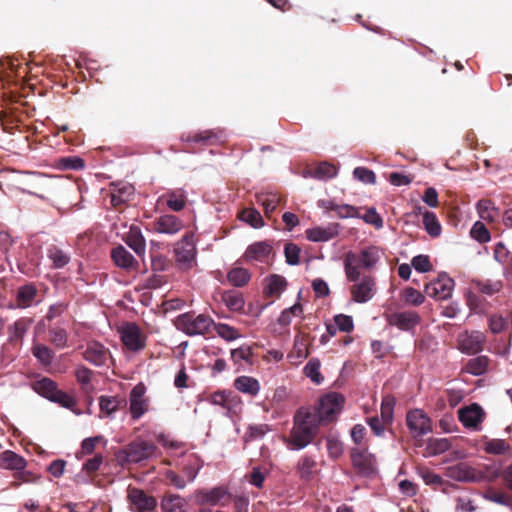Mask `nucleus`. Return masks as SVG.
Returning a JSON list of instances; mask_svg holds the SVG:
<instances>
[{"instance_id": "nucleus-5", "label": "nucleus", "mask_w": 512, "mask_h": 512, "mask_svg": "<svg viewBox=\"0 0 512 512\" xmlns=\"http://www.w3.org/2000/svg\"><path fill=\"white\" fill-rule=\"evenodd\" d=\"M353 285L350 287L351 299L356 303H366L370 301L376 294L377 286L376 279L370 274L361 275L358 273V278L355 280H348Z\"/></svg>"}, {"instance_id": "nucleus-2", "label": "nucleus", "mask_w": 512, "mask_h": 512, "mask_svg": "<svg viewBox=\"0 0 512 512\" xmlns=\"http://www.w3.org/2000/svg\"><path fill=\"white\" fill-rule=\"evenodd\" d=\"M383 256V250L374 245L367 246L358 253L352 251L347 252L343 261L347 280L357 279L358 273H361V269L365 271L376 269Z\"/></svg>"}, {"instance_id": "nucleus-29", "label": "nucleus", "mask_w": 512, "mask_h": 512, "mask_svg": "<svg viewBox=\"0 0 512 512\" xmlns=\"http://www.w3.org/2000/svg\"><path fill=\"white\" fill-rule=\"evenodd\" d=\"M281 202V196L274 192H261L256 194V203L263 207L265 216L270 218Z\"/></svg>"}, {"instance_id": "nucleus-1", "label": "nucleus", "mask_w": 512, "mask_h": 512, "mask_svg": "<svg viewBox=\"0 0 512 512\" xmlns=\"http://www.w3.org/2000/svg\"><path fill=\"white\" fill-rule=\"evenodd\" d=\"M345 398L337 392H329L319 398L314 406L300 407L294 414L293 427L286 439L291 450H302L311 444L321 426L336 421Z\"/></svg>"}, {"instance_id": "nucleus-52", "label": "nucleus", "mask_w": 512, "mask_h": 512, "mask_svg": "<svg viewBox=\"0 0 512 512\" xmlns=\"http://www.w3.org/2000/svg\"><path fill=\"white\" fill-rule=\"evenodd\" d=\"M401 298L407 305L420 306L425 301V296L413 287H406L402 293Z\"/></svg>"}, {"instance_id": "nucleus-42", "label": "nucleus", "mask_w": 512, "mask_h": 512, "mask_svg": "<svg viewBox=\"0 0 512 512\" xmlns=\"http://www.w3.org/2000/svg\"><path fill=\"white\" fill-rule=\"evenodd\" d=\"M250 279V272L242 267L232 268L227 273V280L234 287H243L250 281Z\"/></svg>"}, {"instance_id": "nucleus-7", "label": "nucleus", "mask_w": 512, "mask_h": 512, "mask_svg": "<svg viewBox=\"0 0 512 512\" xmlns=\"http://www.w3.org/2000/svg\"><path fill=\"white\" fill-rule=\"evenodd\" d=\"M406 424L413 437L423 436L432 431L431 419L421 409L410 410L406 415Z\"/></svg>"}, {"instance_id": "nucleus-30", "label": "nucleus", "mask_w": 512, "mask_h": 512, "mask_svg": "<svg viewBox=\"0 0 512 512\" xmlns=\"http://www.w3.org/2000/svg\"><path fill=\"white\" fill-rule=\"evenodd\" d=\"M308 343L305 337L297 336L294 340L293 349L288 353L287 358L293 365H299L309 356Z\"/></svg>"}, {"instance_id": "nucleus-39", "label": "nucleus", "mask_w": 512, "mask_h": 512, "mask_svg": "<svg viewBox=\"0 0 512 512\" xmlns=\"http://www.w3.org/2000/svg\"><path fill=\"white\" fill-rule=\"evenodd\" d=\"M33 390L39 395L51 400L58 389L57 383L48 377H43L32 384Z\"/></svg>"}, {"instance_id": "nucleus-15", "label": "nucleus", "mask_w": 512, "mask_h": 512, "mask_svg": "<svg viewBox=\"0 0 512 512\" xmlns=\"http://www.w3.org/2000/svg\"><path fill=\"white\" fill-rule=\"evenodd\" d=\"M351 461L354 468L363 475H369L375 470V458L367 448H352Z\"/></svg>"}, {"instance_id": "nucleus-3", "label": "nucleus", "mask_w": 512, "mask_h": 512, "mask_svg": "<svg viewBox=\"0 0 512 512\" xmlns=\"http://www.w3.org/2000/svg\"><path fill=\"white\" fill-rule=\"evenodd\" d=\"M213 324L214 320L209 315L196 314L194 311L180 314L174 320L176 329L190 337L207 336Z\"/></svg>"}, {"instance_id": "nucleus-33", "label": "nucleus", "mask_w": 512, "mask_h": 512, "mask_svg": "<svg viewBox=\"0 0 512 512\" xmlns=\"http://www.w3.org/2000/svg\"><path fill=\"white\" fill-rule=\"evenodd\" d=\"M134 194L133 186L129 184L122 185L121 187H116L111 192V204L115 208H121L128 201L131 200Z\"/></svg>"}, {"instance_id": "nucleus-46", "label": "nucleus", "mask_w": 512, "mask_h": 512, "mask_svg": "<svg viewBox=\"0 0 512 512\" xmlns=\"http://www.w3.org/2000/svg\"><path fill=\"white\" fill-rule=\"evenodd\" d=\"M489 358L487 356H478L470 359L466 364V371L472 375H482L487 371L489 366Z\"/></svg>"}, {"instance_id": "nucleus-58", "label": "nucleus", "mask_w": 512, "mask_h": 512, "mask_svg": "<svg viewBox=\"0 0 512 512\" xmlns=\"http://www.w3.org/2000/svg\"><path fill=\"white\" fill-rule=\"evenodd\" d=\"M479 294L480 293H477L475 290L470 291L466 295V302L469 308L474 312L483 313L485 311V302Z\"/></svg>"}, {"instance_id": "nucleus-45", "label": "nucleus", "mask_w": 512, "mask_h": 512, "mask_svg": "<svg viewBox=\"0 0 512 512\" xmlns=\"http://www.w3.org/2000/svg\"><path fill=\"white\" fill-rule=\"evenodd\" d=\"M236 399V396L232 392L217 391L209 395L208 401L213 405H219L226 410H231L232 403Z\"/></svg>"}, {"instance_id": "nucleus-9", "label": "nucleus", "mask_w": 512, "mask_h": 512, "mask_svg": "<svg viewBox=\"0 0 512 512\" xmlns=\"http://www.w3.org/2000/svg\"><path fill=\"white\" fill-rule=\"evenodd\" d=\"M453 288L454 280L446 274H441L436 280L426 284L424 291L429 297L446 300L451 297Z\"/></svg>"}, {"instance_id": "nucleus-41", "label": "nucleus", "mask_w": 512, "mask_h": 512, "mask_svg": "<svg viewBox=\"0 0 512 512\" xmlns=\"http://www.w3.org/2000/svg\"><path fill=\"white\" fill-rule=\"evenodd\" d=\"M311 177L319 180H327L337 175V168L328 162H321L309 170Z\"/></svg>"}, {"instance_id": "nucleus-62", "label": "nucleus", "mask_w": 512, "mask_h": 512, "mask_svg": "<svg viewBox=\"0 0 512 512\" xmlns=\"http://www.w3.org/2000/svg\"><path fill=\"white\" fill-rule=\"evenodd\" d=\"M354 177L365 184H375V173L366 167H356L353 171Z\"/></svg>"}, {"instance_id": "nucleus-64", "label": "nucleus", "mask_w": 512, "mask_h": 512, "mask_svg": "<svg viewBox=\"0 0 512 512\" xmlns=\"http://www.w3.org/2000/svg\"><path fill=\"white\" fill-rule=\"evenodd\" d=\"M252 349L250 346H241L237 349H233L231 351V359L235 363H239L241 361H245L250 363L252 358Z\"/></svg>"}, {"instance_id": "nucleus-13", "label": "nucleus", "mask_w": 512, "mask_h": 512, "mask_svg": "<svg viewBox=\"0 0 512 512\" xmlns=\"http://www.w3.org/2000/svg\"><path fill=\"white\" fill-rule=\"evenodd\" d=\"M152 231L161 234L175 235L184 227L183 221L175 215L164 214L151 223Z\"/></svg>"}, {"instance_id": "nucleus-32", "label": "nucleus", "mask_w": 512, "mask_h": 512, "mask_svg": "<svg viewBox=\"0 0 512 512\" xmlns=\"http://www.w3.org/2000/svg\"><path fill=\"white\" fill-rule=\"evenodd\" d=\"M234 387L241 393L255 397L260 391L259 381L250 376H239L234 380Z\"/></svg>"}, {"instance_id": "nucleus-49", "label": "nucleus", "mask_w": 512, "mask_h": 512, "mask_svg": "<svg viewBox=\"0 0 512 512\" xmlns=\"http://www.w3.org/2000/svg\"><path fill=\"white\" fill-rule=\"evenodd\" d=\"M32 354L44 366L50 365L54 359V352L44 344H34Z\"/></svg>"}, {"instance_id": "nucleus-44", "label": "nucleus", "mask_w": 512, "mask_h": 512, "mask_svg": "<svg viewBox=\"0 0 512 512\" xmlns=\"http://www.w3.org/2000/svg\"><path fill=\"white\" fill-rule=\"evenodd\" d=\"M126 406L124 399H119L113 396H101L99 398V407L101 412L111 415L122 407Z\"/></svg>"}, {"instance_id": "nucleus-43", "label": "nucleus", "mask_w": 512, "mask_h": 512, "mask_svg": "<svg viewBox=\"0 0 512 512\" xmlns=\"http://www.w3.org/2000/svg\"><path fill=\"white\" fill-rule=\"evenodd\" d=\"M337 235V231L332 228L314 227L306 230V238L312 242L329 241Z\"/></svg>"}, {"instance_id": "nucleus-22", "label": "nucleus", "mask_w": 512, "mask_h": 512, "mask_svg": "<svg viewBox=\"0 0 512 512\" xmlns=\"http://www.w3.org/2000/svg\"><path fill=\"white\" fill-rule=\"evenodd\" d=\"M272 253L273 247L269 241H259L248 246L244 258L246 261L265 262Z\"/></svg>"}, {"instance_id": "nucleus-28", "label": "nucleus", "mask_w": 512, "mask_h": 512, "mask_svg": "<svg viewBox=\"0 0 512 512\" xmlns=\"http://www.w3.org/2000/svg\"><path fill=\"white\" fill-rule=\"evenodd\" d=\"M264 294L267 297H279L280 294L286 289V279L278 274H272L265 278Z\"/></svg>"}, {"instance_id": "nucleus-17", "label": "nucleus", "mask_w": 512, "mask_h": 512, "mask_svg": "<svg viewBox=\"0 0 512 512\" xmlns=\"http://www.w3.org/2000/svg\"><path fill=\"white\" fill-rule=\"evenodd\" d=\"M111 357L110 351L103 344L92 341L87 344L83 352V358L94 366H103L108 358Z\"/></svg>"}, {"instance_id": "nucleus-53", "label": "nucleus", "mask_w": 512, "mask_h": 512, "mask_svg": "<svg viewBox=\"0 0 512 512\" xmlns=\"http://www.w3.org/2000/svg\"><path fill=\"white\" fill-rule=\"evenodd\" d=\"M303 312V307L300 303H295L293 306L282 311L278 318V324L287 327L291 324L292 317L300 316Z\"/></svg>"}, {"instance_id": "nucleus-40", "label": "nucleus", "mask_w": 512, "mask_h": 512, "mask_svg": "<svg viewBox=\"0 0 512 512\" xmlns=\"http://www.w3.org/2000/svg\"><path fill=\"white\" fill-rule=\"evenodd\" d=\"M163 198L166 199V205L172 211L179 212L186 206L187 198L182 190L169 191Z\"/></svg>"}, {"instance_id": "nucleus-21", "label": "nucleus", "mask_w": 512, "mask_h": 512, "mask_svg": "<svg viewBox=\"0 0 512 512\" xmlns=\"http://www.w3.org/2000/svg\"><path fill=\"white\" fill-rule=\"evenodd\" d=\"M111 258L114 264L128 272L138 269L139 263L135 257L122 245L112 249Z\"/></svg>"}, {"instance_id": "nucleus-47", "label": "nucleus", "mask_w": 512, "mask_h": 512, "mask_svg": "<svg viewBox=\"0 0 512 512\" xmlns=\"http://www.w3.org/2000/svg\"><path fill=\"white\" fill-rule=\"evenodd\" d=\"M510 449L509 443L504 439H491L484 443V450L488 454L505 455Z\"/></svg>"}, {"instance_id": "nucleus-55", "label": "nucleus", "mask_w": 512, "mask_h": 512, "mask_svg": "<svg viewBox=\"0 0 512 512\" xmlns=\"http://www.w3.org/2000/svg\"><path fill=\"white\" fill-rule=\"evenodd\" d=\"M216 333L226 341H233L237 339L240 334L238 330L225 323H215L212 325Z\"/></svg>"}, {"instance_id": "nucleus-16", "label": "nucleus", "mask_w": 512, "mask_h": 512, "mask_svg": "<svg viewBox=\"0 0 512 512\" xmlns=\"http://www.w3.org/2000/svg\"><path fill=\"white\" fill-rule=\"evenodd\" d=\"M387 321L391 326H396L400 330L409 331L420 323L421 317L415 311H401L391 313L387 317Z\"/></svg>"}, {"instance_id": "nucleus-20", "label": "nucleus", "mask_w": 512, "mask_h": 512, "mask_svg": "<svg viewBox=\"0 0 512 512\" xmlns=\"http://www.w3.org/2000/svg\"><path fill=\"white\" fill-rule=\"evenodd\" d=\"M485 413L478 404L459 409V421L468 428L477 429L478 425L483 421Z\"/></svg>"}, {"instance_id": "nucleus-51", "label": "nucleus", "mask_w": 512, "mask_h": 512, "mask_svg": "<svg viewBox=\"0 0 512 512\" xmlns=\"http://www.w3.org/2000/svg\"><path fill=\"white\" fill-rule=\"evenodd\" d=\"M423 224L430 236L438 237L441 234V225L433 212L426 211L423 214Z\"/></svg>"}, {"instance_id": "nucleus-11", "label": "nucleus", "mask_w": 512, "mask_h": 512, "mask_svg": "<svg viewBox=\"0 0 512 512\" xmlns=\"http://www.w3.org/2000/svg\"><path fill=\"white\" fill-rule=\"evenodd\" d=\"M120 333L121 340L127 349L134 352L144 349L146 345L145 336L136 324L127 323L122 327Z\"/></svg>"}, {"instance_id": "nucleus-6", "label": "nucleus", "mask_w": 512, "mask_h": 512, "mask_svg": "<svg viewBox=\"0 0 512 512\" xmlns=\"http://www.w3.org/2000/svg\"><path fill=\"white\" fill-rule=\"evenodd\" d=\"M194 235L186 233L180 241L175 244L174 253L176 261L181 269L189 270L196 263V246L193 241Z\"/></svg>"}, {"instance_id": "nucleus-56", "label": "nucleus", "mask_w": 512, "mask_h": 512, "mask_svg": "<svg viewBox=\"0 0 512 512\" xmlns=\"http://www.w3.org/2000/svg\"><path fill=\"white\" fill-rule=\"evenodd\" d=\"M471 237L479 243H487L491 239V235L485 224L481 221H477L471 228Z\"/></svg>"}, {"instance_id": "nucleus-36", "label": "nucleus", "mask_w": 512, "mask_h": 512, "mask_svg": "<svg viewBox=\"0 0 512 512\" xmlns=\"http://www.w3.org/2000/svg\"><path fill=\"white\" fill-rule=\"evenodd\" d=\"M503 283L500 280H477L473 282V289L480 294L493 296L500 292Z\"/></svg>"}, {"instance_id": "nucleus-27", "label": "nucleus", "mask_w": 512, "mask_h": 512, "mask_svg": "<svg viewBox=\"0 0 512 512\" xmlns=\"http://www.w3.org/2000/svg\"><path fill=\"white\" fill-rule=\"evenodd\" d=\"M47 258L51 261V268L62 269L69 264L71 255L57 245H50L47 248Z\"/></svg>"}, {"instance_id": "nucleus-12", "label": "nucleus", "mask_w": 512, "mask_h": 512, "mask_svg": "<svg viewBox=\"0 0 512 512\" xmlns=\"http://www.w3.org/2000/svg\"><path fill=\"white\" fill-rule=\"evenodd\" d=\"M295 472L302 482L309 483L317 477L320 469L315 458L311 455L305 454L298 459L295 466Z\"/></svg>"}, {"instance_id": "nucleus-59", "label": "nucleus", "mask_w": 512, "mask_h": 512, "mask_svg": "<svg viewBox=\"0 0 512 512\" xmlns=\"http://www.w3.org/2000/svg\"><path fill=\"white\" fill-rule=\"evenodd\" d=\"M394 398L392 397H385L382 400L381 403V418L383 420V423L385 425H388L392 422L393 419V409H394Z\"/></svg>"}, {"instance_id": "nucleus-38", "label": "nucleus", "mask_w": 512, "mask_h": 512, "mask_svg": "<svg viewBox=\"0 0 512 512\" xmlns=\"http://www.w3.org/2000/svg\"><path fill=\"white\" fill-rule=\"evenodd\" d=\"M479 217L487 222H494L499 217V209L489 199H482L477 203Z\"/></svg>"}, {"instance_id": "nucleus-50", "label": "nucleus", "mask_w": 512, "mask_h": 512, "mask_svg": "<svg viewBox=\"0 0 512 512\" xmlns=\"http://www.w3.org/2000/svg\"><path fill=\"white\" fill-rule=\"evenodd\" d=\"M321 362L317 358H312L304 367V374L310 378L314 383L321 384L324 377L320 373Z\"/></svg>"}, {"instance_id": "nucleus-4", "label": "nucleus", "mask_w": 512, "mask_h": 512, "mask_svg": "<svg viewBox=\"0 0 512 512\" xmlns=\"http://www.w3.org/2000/svg\"><path fill=\"white\" fill-rule=\"evenodd\" d=\"M157 450L156 445L150 441L136 440L129 443L124 449L115 452L114 456L119 465L139 463L152 457Z\"/></svg>"}, {"instance_id": "nucleus-54", "label": "nucleus", "mask_w": 512, "mask_h": 512, "mask_svg": "<svg viewBox=\"0 0 512 512\" xmlns=\"http://www.w3.org/2000/svg\"><path fill=\"white\" fill-rule=\"evenodd\" d=\"M49 340L57 348H64L68 342V333L61 327L50 328Z\"/></svg>"}, {"instance_id": "nucleus-60", "label": "nucleus", "mask_w": 512, "mask_h": 512, "mask_svg": "<svg viewBox=\"0 0 512 512\" xmlns=\"http://www.w3.org/2000/svg\"><path fill=\"white\" fill-rule=\"evenodd\" d=\"M450 443L447 439L430 438L427 449L433 455L441 454L449 450Z\"/></svg>"}, {"instance_id": "nucleus-18", "label": "nucleus", "mask_w": 512, "mask_h": 512, "mask_svg": "<svg viewBox=\"0 0 512 512\" xmlns=\"http://www.w3.org/2000/svg\"><path fill=\"white\" fill-rule=\"evenodd\" d=\"M446 476L461 482H476L480 479L476 469L465 462L447 467Z\"/></svg>"}, {"instance_id": "nucleus-19", "label": "nucleus", "mask_w": 512, "mask_h": 512, "mask_svg": "<svg viewBox=\"0 0 512 512\" xmlns=\"http://www.w3.org/2000/svg\"><path fill=\"white\" fill-rule=\"evenodd\" d=\"M228 496V491L225 487L218 486L212 489H200L195 493L196 501L199 505H211L215 506L218 504L223 505L221 501Z\"/></svg>"}, {"instance_id": "nucleus-63", "label": "nucleus", "mask_w": 512, "mask_h": 512, "mask_svg": "<svg viewBox=\"0 0 512 512\" xmlns=\"http://www.w3.org/2000/svg\"><path fill=\"white\" fill-rule=\"evenodd\" d=\"M103 440V436H94L86 438L81 443V449L78 452L77 456H85L90 455L94 452L95 447L98 443H100Z\"/></svg>"}, {"instance_id": "nucleus-10", "label": "nucleus", "mask_w": 512, "mask_h": 512, "mask_svg": "<svg viewBox=\"0 0 512 512\" xmlns=\"http://www.w3.org/2000/svg\"><path fill=\"white\" fill-rule=\"evenodd\" d=\"M128 500L131 509L135 512H150L157 507V500L139 488H130L128 490Z\"/></svg>"}, {"instance_id": "nucleus-31", "label": "nucleus", "mask_w": 512, "mask_h": 512, "mask_svg": "<svg viewBox=\"0 0 512 512\" xmlns=\"http://www.w3.org/2000/svg\"><path fill=\"white\" fill-rule=\"evenodd\" d=\"M186 500L178 494L166 493L160 503L163 512H185Z\"/></svg>"}, {"instance_id": "nucleus-37", "label": "nucleus", "mask_w": 512, "mask_h": 512, "mask_svg": "<svg viewBox=\"0 0 512 512\" xmlns=\"http://www.w3.org/2000/svg\"><path fill=\"white\" fill-rule=\"evenodd\" d=\"M93 375V371L86 366H79L75 370V377L77 382L81 386V391L85 395H90L94 391V386L91 383V378Z\"/></svg>"}, {"instance_id": "nucleus-57", "label": "nucleus", "mask_w": 512, "mask_h": 512, "mask_svg": "<svg viewBox=\"0 0 512 512\" xmlns=\"http://www.w3.org/2000/svg\"><path fill=\"white\" fill-rule=\"evenodd\" d=\"M50 401L55 402L61 405L62 407L71 410H73L74 407L77 405V402L74 397L59 389H57V391L55 392Z\"/></svg>"}, {"instance_id": "nucleus-26", "label": "nucleus", "mask_w": 512, "mask_h": 512, "mask_svg": "<svg viewBox=\"0 0 512 512\" xmlns=\"http://www.w3.org/2000/svg\"><path fill=\"white\" fill-rule=\"evenodd\" d=\"M124 240H125L126 244L131 249H133V251L138 256H142L145 253L146 241L141 232V229L138 226H136V225L130 226L129 231Z\"/></svg>"}, {"instance_id": "nucleus-61", "label": "nucleus", "mask_w": 512, "mask_h": 512, "mask_svg": "<svg viewBox=\"0 0 512 512\" xmlns=\"http://www.w3.org/2000/svg\"><path fill=\"white\" fill-rule=\"evenodd\" d=\"M300 248L294 243H287L284 248V254L287 264L297 265L300 262Z\"/></svg>"}, {"instance_id": "nucleus-35", "label": "nucleus", "mask_w": 512, "mask_h": 512, "mask_svg": "<svg viewBox=\"0 0 512 512\" xmlns=\"http://www.w3.org/2000/svg\"><path fill=\"white\" fill-rule=\"evenodd\" d=\"M221 301L233 312L241 311L245 305L243 294L236 290L224 291L221 294Z\"/></svg>"}, {"instance_id": "nucleus-8", "label": "nucleus", "mask_w": 512, "mask_h": 512, "mask_svg": "<svg viewBox=\"0 0 512 512\" xmlns=\"http://www.w3.org/2000/svg\"><path fill=\"white\" fill-rule=\"evenodd\" d=\"M146 386L143 383L135 385L129 395L130 413L133 420L141 418L149 408V399L145 397Z\"/></svg>"}, {"instance_id": "nucleus-14", "label": "nucleus", "mask_w": 512, "mask_h": 512, "mask_svg": "<svg viewBox=\"0 0 512 512\" xmlns=\"http://www.w3.org/2000/svg\"><path fill=\"white\" fill-rule=\"evenodd\" d=\"M486 341L485 335L480 331L465 332L459 335V349L466 354H476L483 350Z\"/></svg>"}, {"instance_id": "nucleus-48", "label": "nucleus", "mask_w": 512, "mask_h": 512, "mask_svg": "<svg viewBox=\"0 0 512 512\" xmlns=\"http://www.w3.org/2000/svg\"><path fill=\"white\" fill-rule=\"evenodd\" d=\"M240 220L248 223L253 228H261L264 226V220L258 210L255 208H245L239 214Z\"/></svg>"}, {"instance_id": "nucleus-34", "label": "nucleus", "mask_w": 512, "mask_h": 512, "mask_svg": "<svg viewBox=\"0 0 512 512\" xmlns=\"http://www.w3.org/2000/svg\"><path fill=\"white\" fill-rule=\"evenodd\" d=\"M182 140L187 142L201 143L204 146L215 145L219 142L220 138L217 132L213 130H205L194 133L193 135L187 134L182 136Z\"/></svg>"}, {"instance_id": "nucleus-25", "label": "nucleus", "mask_w": 512, "mask_h": 512, "mask_svg": "<svg viewBox=\"0 0 512 512\" xmlns=\"http://www.w3.org/2000/svg\"><path fill=\"white\" fill-rule=\"evenodd\" d=\"M27 461L11 450L0 453V468L6 470L22 471L26 468Z\"/></svg>"}, {"instance_id": "nucleus-24", "label": "nucleus", "mask_w": 512, "mask_h": 512, "mask_svg": "<svg viewBox=\"0 0 512 512\" xmlns=\"http://www.w3.org/2000/svg\"><path fill=\"white\" fill-rule=\"evenodd\" d=\"M38 289L34 283H27L20 286L16 293V304L18 308L25 309L37 303Z\"/></svg>"}, {"instance_id": "nucleus-23", "label": "nucleus", "mask_w": 512, "mask_h": 512, "mask_svg": "<svg viewBox=\"0 0 512 512\" xmlns=\"http://www.w3.org/2000/svg\"><path fill=\"white\" fill-rule=\"evenodd\" d=\"M31 318L22 317L17 319L13 324L8 326V343L17 345L22 344L23 339L32 324Z\"/></svg>"}]
</instances>
